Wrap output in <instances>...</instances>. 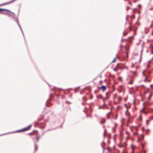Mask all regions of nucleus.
<instances>
[{
  "label": "nucleus",
  "mask_w": 153,
  "mask_h": 153,
  "mask_svg": "<svg viewBox=\"0 0 153 153\" xmlns=\"http://www.w3.org/2000/svg\"><path fill=\"white\" fill-rule=\"evenodd\" d=\"M31 126H32V125H30L29 126H27V127L26 128H24L22 129L21 130L17 131V132H22V131L28 130L31 128Z\"/></svg>",
  "instance_id": "nucleus-1"
},
{
  "label": "nucleus",
  "mask_w": 153,
  "mask_h": 153,
  "mask_svg": "<svg viewBox=\"0 0 153 153\" xmlns=\"http://www.w3.org/2000/svg\"><path fill=\"white\" fill-rule=\"evenodd\" d=\"M115 149L114 147H113L111 148L108 147L107 148V150L108 151L110 152L111 153H114V152Z\"/></svg>",
  "instance_id": "nucleus-2"
},
{
  "label": "nucleus",
  "mask_w": 153,
  "mask_h": 153,
  "mask_svg": "<svg viewBox=\"0 0 153 153\" xmlns=\"http://www.w3.org/2000/svg\"><path fill=\"white\" fill-rule=\"evenodd\" d=\"M9 12L10 13H3L4 14L7 15H8V16H14L15 15L14 13H13V12H11L10 11V12Z\"/></svg>",
  "instance_id": "nucleus-3"
},
{
  "label": "nucleus",
  "mask_w": 153,
  "mask_h": 153,
  "mask_svg": "<svg viewBox=\"0 0 153 153\" xmlns=\"http://www.w3.org/2000/svg\"><path fill=\"white\" fill-rule=\"evenodd\" d=\"M16 0H13L10 1L9 2L6 3H4V4H3L0 5V6H3V5H6V4H8L11 3H12V2H13V1H15Z\"/></svg>",
  "instance_id": "nucleus-4"
},
{
  "label": "nucleus",
  "mask_w": 153,
  "mask_h": 153,
  "mask_svg": "<svg viewBox=\"0 0 153 153\" xmlns=\"http://www.w3.org/2000/svg\"><path fill=\"white\" fill-rule=\"evenodd\" d=\"M144 71H143V74L144 76L145 77V79H144V81L145 82L147 81V78L148 76L146 75V74L144 73Z\"/></svg>",
  "instance_id": "nucleus-5"
},
{
  "label": "nucleus",
  "mask_w": 153,
  "mask_h": 153,
  "mask_svg": "<svg viewBox=\"0 0 153 153\" xmlns=\"http://www.w3.org/2000/svg\"><path fill=\"white\" fill-rule=\"evenodd\" d=\"M100 89H102V91H103L106 89V87H105V86L104 85H102L101 86V87H100Z\"/></svg>",
  "instance_id": "nucleus-6"
},
{
  "label": "nucleus",
  "mask_w": 153,
  "mask_h": 153,
  "mask_svg": "<svg viewBox=\"0 0 153 153\" xmlns=\"http://www.w3.org/2000/svg\"><path fill=\"white\" fill-rule=\"evenodd\" d=\"M5 11L7 12H10V10L5 9H1L0 8V12L2 11Z\"/></svg>",
  "instance_id": "nucleus-7"
},
{
  "label": "nucleus",
  "mask_w": 153,
  "mask_h": 153,
  "mask_svg": "<svg viewBox=\"0 0 153 153\" xmlns=\"http://www.w3.org/2000/svg\"><path fill=\"white\" fill-rule=\"evenodd\" d=\"M135 148V146H134L133 145H131V148L132 151L133 152H134V149Z\"/></svg>",
  "instance_id": "nucleus-8"
},
{
  "label": "nucleus",
  "mask_w": 153,
  "mask_h": 153,
  "mask_svg": "<svg viewBox=\"0 0 153 153\" xmlns=\"http://www.w3.org/2000/svg\"><path fill=\"white\" fill-rule=\"evenodd\" d=\"M149 111L150 112H153V108H149Z\"/></svg>",
  "instance_id": "nucleus-9"
},
{
  "label": "nucleus",
  "mask_w": 153,
  "mask_h": 153,
  "mask_svg": "<svg viewBox=\"0 0 153 153\" xmlns=\"http://www.w3.org/2000/svg\"><path fill=\"white\" fill-rule=\"evenodd\" d=\"M105 122V120L104 119H103L100 122V123H104Z\"/></svg>",
  "instance_id": "nucleus-10"
},
{
  "label": "nucleus",
  "mask_w": 153,
  "mask_h": 153,
  "mask_svg": "<svg viewBox=\"0 0 153 153\" xmlns=\"http://www.w3.org/2000/svg\"><path fill=\"white\" fill-rule=\"evenodd\" d=\"M108 93H107L106 94V97L105 98V100L107 99H108Z\"/></svg>",
  "instance_id": "nucleus-11"
},
{
  "label": "nucleus",
  "mask_w": 153,
  "mask_h": 153,
  "mask_svg": "<svg viewBox=\"0 0 153 153\" xmlns=\"http://www.w3.org/2000/svg\"><path fill=\"white\" fill-rule=\"evenodd\" d=\"M36 138L37 141H39V137L37 135V136H36Z\"/></svg>",
  "instance_id": "nucleus-12"
},
{
  "label": "nucleus",
  "mask_w": 153,
  "mask_h": 153,
  "mask_svg": "<svg viewBox=\"0 0 153 153\" xmlns=\"http://www.w3.org/2000/svg\"><path fill=\"white\" fill-rule=\"evenodd\" d=\"M133 83V81L132 80H131L128 83V84H132Z\"/></svg>",
  "instance_id": "nucleus-13"
},
{
  "label": "nucleus",
  "mask_w": 153,
  "mask_h": 153,
  "mask_svg": "<svg viewBox=\"0 0 153 153\" xmlns=\"http://www.w3.org/2000/svg\"><path fill=\"white\" fill-rule=\"evenodd\" d=\"M116 58H114V60L112 61V63H114L116 62Z\"/></svg>",
  "instance_id": "nucleus-14"
},
{
  "label": "nucleus",
  "mask_w": 153,
  "mask_h": 153,
  "mask_svg": "<svg viewBox=\"0 0 153 153\" xmlns=\"http://www.w3.org/2000/svg\"><path fill=\"white\" fill-rule=\"evenodd\" d=\"M37 149V146L36 145L35 146V151H36Z\"/></svg>",
  "instance_id": "nucleus-15"
},
{
  "label": "nucleus",
  "mask_w": 153,
  "mask_h": 153,
  "mask_svg": "<svg viewBox=\"0 0 153 153\" xmlns=\"http://www.w3.org/2000/svg\"><path fill=\"white\" fill-rule=\"evenodd\" d=\"M127 34V33H126L125 32H124L123 33V35L124 36H126V35Z\"/></svg>",
  "instance_id": "nucleus-16"
},
{
  "label": "nucleus",
  "mask_w": 153,
  "mask_h": 153,
  "mask_svg": "<svg viewBox=\"0 0 153 153\" xmlns=\"http://www.w3.org/2000/svg\"><path fill=\"white\" fill-rule=\"evenodd\" d=\"M113 70L114 71H117V70L116 68H114L113 69Z\"/></svg>",
  "instance_id": "nucleus-17"
},
{
  "label": "nucleus",
  "mask_w": 153,
  "mask_h": 153,
  "mask_svg": "<svg viewBox=\"0 0 153 153\" xmlns=\"http://www.w3.org/2000/svg\"><path fill=\"white\" fill-rule=\"evenodd\" d=\"M123 146V145H119V146L120 147H122Z\"/></svg>",
  "instance_id": "nucleus-18"
},
{
  "label": "nucleus",
  "mask_w": 153,
  "mask_h": 153,
  "mask_svg": "<svg viewBox=\"0 0 153 153\" xmlns=\"http://www.w3.org/2000/svg\"><path fill=\"white\" fill-rule=\"evenodd\" d=\"M152 94H150L149 95V99H150L151 97H152Z\"/></svg>",
  "instance_id": "nucleus-19"
},
{
  "label": "nucleus",
  "mask_w": 153,
  "mask_h": 153,
  "mask_svg": "<svg viewBox=\"0 0 153 153\" xmlns=\"http://www.w3.org/2000/svg\"><path fill=\"white\" fill-rule=\"evenodd\" d=\"M143 112L144 113H145V114H148V112H146V111H143Z\"/></svg>",
  "instance_id": "nucleus-20"
},
{
  "label": "nucleus",
  "mask_w": 153,
  "mask_h": 153,
  "mask_svg": "<svg viewBox=\"0 0 153 153\" xmlns=\"http://www.w3.org/2000/svg\"><path fill=\"white\" fill-rule=\"evenodd\" d=\"M107 117H108V119H110V117H109V115H108H108H107Z\"/></svg>",
  "instance_id": "nucleus-21"
},
{
  "label": "nucleus",
  "mask_w": 153,
  "mask_h": 153,
  "mask_svg": "<svg viewBox=\"0 0 153 153\" xmlns=\"http://www.w3.org/2000/svg\"><path fill=\"white\" fill-rule=\"evenodd\" d=\"M133 67H135V66L134 65H133ZM136 67V68L137 69L138 68V67L137 66V67Z\"/></svg>",
  "instance_id": "nucleus-22"
},
{
  "label": "nucleus",
  "mask_w": 153,
  "mask_h": 153,
  "mask_svg": "<svg viewBox=\"0 0 153 153\" xmlns=\"http://www.w3.org/2000/svg\"><path fill=\"white\" fill-rule=\"evenodd\" d=\"M32 134H33L32 133H29L28 134L30 135H32Z\"/></svg>",
  "instance_id": "nucleus-23"
},
{
  "label": "nucleus",
  "mask_w": 153,
  "mask_h": 153,
  "mask_svg": "<svg viewBox=\"0 0 153 153\" xmlns=\"http://www.w3.org/2000/svg\"><path fill=\"white\" fill-rule=\"evenodd\" d=\"M126 54H127L126 56H127V57H128V52H126Z\"/></svg>",
  "instance_id": "nucleus-24"
},
{
  "label": "nucleus",
  "mask_w": 153,
  "mask_h": 153,
  "mask_svg": "<svg viewBox=\"0 0 153 153\" xmlns=\"http://www.w3.org/2000/svg\"><path fill=\"white\" fill-rule=\"evenodd\" d=\"M149 66H149V65L148 64V65H147V68L149 67Z\"/></svg>",
  "instance_id": "nucleus-25"
},
{
  "label": "nucleus",
  "mask_w": 153,
  "mask_h": 153,
  "mask_svg": "<svg viewBox=\"0 0 153 153\" xmlns=\"http://www.w3.org/2000/svg\"><path fill=\"white\" fill-rule=\"evenodd\" d=\"M105 131L104 132V136L105 135Z\"/></svg>",
  "instance_id": "nucleus-26"
},
{
  "label": "nucleus",
  "mask_w": 153,
  "mask_h": 153,
  "mask_svg": "<svg viewBox=\"0 0 153 153\" xmlns=\"http://www.w3.org/2000/svg\"><path fill=\"white\" fill-rule=\"evenodd\" d=\"M125 50H127V48H126V46H125Z\"/></svg>",
  "instance_id": "nucleus-27"
},
{
  "label": "nucleus",
  "mask_w": 153,
  "mask_h": 153,
  "mask_svg": "<svg viewBox=\"0 0 153 153\" xmlns=\"http://www.w3.org/2000/svg\"><path fill=\"white\" fill-rule=\"evenodd\" d=\"M139 140H140V139H139H139L137 140V142H139Z\"/></svg>",
  "instance_id": "nucleus-28"
},
{
  "label": "nucleus",
  "mask_w": 153,
  "mask_h": 153,
  "mask_svg": "<svg viewBox=\"0 0 153 153\" xmlns=\"http://www.w3.org/2000/svg\"><path fill=\"white\" fill-rule=\"evenodd\" d=\"M121 42H124V41L123 39H122L121 40Z\"/></svg>",
  "instance_id": "nucleus-29"
},
{
  "label": "nucleus",
  "mask_w": 153,
  "mask_h": 153,
  "mask_svg": "<svg viewBox=\"0 0 153 153\" xmlns=\"http://www.w3.org/2000/svg\"><path fill=\"white\" fill-rule=\"evenodd\" d=\"M118 65H119V64H117V67H118Z\"/></svg>",
  "instance_id": "nucleus-30"
},
{
  "label": "nucleus",
  "mask_w": 153,
  "mask_h": 153,
  "mask_svg": "<svg viewBox=\"0 0 153 153\" xmlns=\"http://www.w3.org/2000/svg\"><path fill=\"white\" fill-rule=\"evenodd\" d=\"M152 27V25H151L150 26V27Z\"/></svg>",
  "instance_id": "nucleus-31"
},
{
  "label": "nucleus",
  "mask_w": 153,
  "mask_h": 153,
  "mask_svg": "<svg viewBox=\"0 0 153 153\" xmlns=\"http://www.w3.org/2000/svg\"><path fill=\"white\" fill-rule=\"evenodd\" d=\"M151 53L152 54H153V52L152 51Z\"/></svg>",
  "instance_id": "nucleus-32"
},
{
  "label": "nucleus",
  "mask_w": 153,
  "mask_h": 153,
  "mask_svg": "<svg viewBox=\"0 0 153 153\" xmlns=\"http://www.w3.org/2000/svg\"><path fill=\"white\" fill-rule=\"evenodd\" d=\"M148 73L149 74L150 73H149V72L148 71Z\"/></svg>",
  "instance_id": "nucleus-33"
},
{
  "label": "nucleus",
  "mask_w": 153,
  "mask_h": 153,
  "mask_svg": "<svg viewBox=\"0 0 153 153\" xmlns=\"http://www.w3.org/2000/svg\"><path fill=\"white\" fill-rule=\"evenodd\" d=\"M151 62V61H149V63H150Z\"/></svg>",
  "instance_id": "nucleus-34"
},
{
  "label": "nucleus",
  "mask_w": 153,
  "mask_h": 153,
  "mask_svg": "<svg viewBox=\"0 0 153 153\" xmlns=\"http://www.w3.org/2000/svg\"><path fill=\"white\" fill-rule=\"evenodd\" d=\"M141 120H142V117H141Z\"/></svg>",
  "instance_id": "nucleus-35"
}]
</instances>
